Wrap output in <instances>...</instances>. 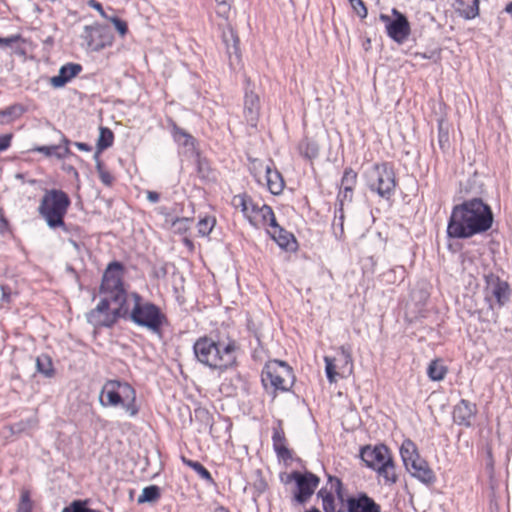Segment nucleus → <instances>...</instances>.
<instances>
[{"label":"nucleus","instance_id":"obj_38","mask_svg":"<svg viewBox=\"0 0 512 512\" xmlns=\"http://www.w3.org/2000/svg\"><path fill=\"white\" fill-rule=\"evenodd\" d=\"M174 139L180 145L194 147V138L181 128L174 127Z\"/></svg>","mask_w":512,"mask_h":512},{"label":"nucleus","instance_id":"obj_19","mask_svg":"<svg viewBox=\"0 0 512 512\" xmlns=\"http://www.w3.org/2000/svg\"><path fill=\"white\" fill-rule=\"evenodd\" d=\"M400 455L406 470L412 477H416V445L410 439L403 441Z\"/></svg>","mask_w":512,"mask_h":512},{"label":"nucleus","instance_id":"obj_30","mask_svg":"<svg viewBox=\"0 0 512 512\" xmlns=\"http://www.w3.org/2000/svg\"><path fill=\"white\" fill-rule=\"evenodd\" d=\"M160 498V488L156 485H150L142 490L141 495L138 497L137 502L142 503H153Z\"/></svg>","mask_w":512,"mask_h":512},{"label":"nucleus","instance_id":"obj_63","mask_svg":"<svg viewBox=\"0 0 512 512\" xmlns=\"http://www.w3.org/2000/svg\"><path fill=\"white\" fill-rule=\"evenodd\" d=\"M29 183L34 184V183H36V180H30Z\"/></svg>","mask_w":512,"mask_h":512},{"label":"nucleus","instance_id":"obj_57","mask_svg":"<svg viewBox=\"0 0 512 512\" xmlns=\"http://www.w3.org/2000/svg\"><path fill=\"white\" fill-rule=\"evenodd\" d=\"M329 479H330V481H333V479L331 477ZM331 485H332V488L335 487V490L337 491V493L340 492L342 484L339 479L336 478L335 483L331 482Z\"/></svg>","mask_w":512,"mask_h":512},{"label":"nucleus","instance_id":"obj_55","mask_svg":"<svg viewBox=\"0 0 512 512\" xmlns=\"http://www.w3.org/2000/svg\"><path fill=\"white\" fill-rule=\"evenodd\" d=\"M75 146L79 150H82V151H90L91 150V147L88 144L83 143V142H75Z\"/></svg>","mask_w":512,"mask_h":512},{"label":"nucleus","instance_id":"obj_7","mask_svg":"<svg viewBox=\"0 0 512 512\" xmlns=\"http://www.w3.org/2000/svg\"><path fill=\"white\" fill-rule=\"evenodd\" d=\"M131 296L134 300V306L130 313L132 321L151 331H158L162 323V314L159 308L150 302H142V298L136 293Z\"/></svg>","mask_w":512,"mask_h":512},{"label":"nucleus","instance_id":"obj_28","mask_svg":"<svg viewBox=\"0 0 512 512\" xmlns=\"http://www.w3.org/2000/svg\"><path fill=\"white\" fill-rule=\"evenodd\" d=\"M232 204L235 208H240L247 219H249L253 211L256 209V205H254L246 195L234 196Z\"/></svg>","mask_w":512,"mask_h":512},{"label":"nucleus","instance_id":"obj_59","mask_svg":"<svg viewBox=\"0 0 512 512\" xmlns=\"http://www.w3.org/2000/svg\"><path fill=\"white\" fill-rule=\"evenodd\" d=\"M504 10H505V12H507V13H509V14H511V15H512V1H511V2H509V3L506 5V7H505V9H504Z\"/></svg>","mask_w":512,"mask_h":512},{"label":"nucleus","instance_id":"obj_37","mask_svg":"<svg viewBox=\"0 0 512 512\" xmlns=\"http://www.w3.org/2000/svg\"><path fill=\"white\" fill-rule=\"evenodd\" d=\"M324 361L326 376L330 383H335L337 381V376H340L339 371L336 370V359L329 356H325Z\"/></svg>","mask_w":512,"mask_h":512},{"label":"nucleus","instance_id":"obj_31","mask_svg":"<svg viewBox=\"0 0 512 512\" xmlns=\"http://www.w3.org/2000/svg\"><path fill=\"white\" fill-rule=\"evenodd\" d=\"M318 497L322 498L323 509L325 512H341V505L335 502L334 496L324 489L318 492Z\"/></svg>","mask_w":512,"mask_h":512},{"label":"nucleus","instance_id":"obj_6","mask_svg":"<svg viewBox=\"0 0 512 512\" xmlns=\"http://www.w3.org/2000/svg\"><path fill=\"white\" fill-rule=\"evenodd\" d=\"M365 178L371 191L382 198H390L396 187L395 174L388 164H375L365 172Z\"/></svg>","mask_w":512,"mask_h":512},{"label":"nucleus","instance_id":"obj_32","mask_svg":"<svg viewBox=\"0 0 512 512\" xmlns=\"http://www.w3.org/2000/svg\"><path fill=\"white\" fill-rule=\"evenodd\" d=\"M377 472L379 476L383 477L386 483L392 484L396 481L395 467L392 459H388L387 462L383 463L378 467Z\"/></svg>","mask_w":512,"mask_h":512},{"label":"nucleus","instance_id":"obj_10","mask_svg":"<svg viewBox=\"0 0 512 512\" xmlns=\"http://www.w3.org/2000/svg\"><path fill=\"white\" fill-rule=\"evenodd\" d=\"M485 278V300L489 303V308L493 309L491 297H494L499 307L504 306L510 300L511 289L508 282L502 280L499 276L489 273Z\"/></svg>","mask_w":512,"mask_h":512},{"label":"nucleus","instance_id":"obj_53","mask_svg":"<svg viewBox=\"0 0 512 512\" xmlns=\"http://www.w3.org/2000/svg\"><path fill=\"white\" fill-rule=\"evenodd\" d=\"M99 153L100 152H96L95 155H94V158H95V161H96V169H97V172L98 174L100 173V171H104L106 170L102 164V162L100 161L99 159Z\"/></svg>","mask_w":512,"mask_h":512},{"label":"nucleus","instance_id":"obj_42","mask_svg":"<svg viewBox=\"0 0 512 512\" xmlns=\"http://www.w3.org/2000/svg\"><path fill=\"white\" fill-rule=\"evenodd\" d=\"M191 222L192 220L190 218H176L173 221L172 226L175 232L184 233L189 229Z\"/></svg>","mask_w":512,"mask_h":512},{"label":"nucleus","instance_id":"obj_49","mask_svg":"<svg viewBox=\"0 0 512 512\" xmlns=\"http://www.w3.org/2000/svg\"><path fill=\"white\" fill-rule=\"evenodd\" d=\"M429 295H430V293H429V290H428V284H426V283L425 284H421V287H420V289L418 291V299L420 301L426 300V299H428Z\"/></svg>","mask_w":512,"mask_h":512},{"label":"nucleus","instance_id":"obj_46","mask_svg":"<svg viewBox=\"0 0 512 512\" xmlns=\"http://www.w3.org/2000/svg\"><path fill=\"white\" fill-rule=\"evenodd\" d=\"M99 178L101 182L106 186H111L114 181V177L107 170L100 171Z\"/></svg>","mask_w":512,"mask_h":512},{"label":"nucleus","instance_id":"obj_39","mask_svg":"<svg viewBox=\"0 0 512 512\" xmlns=\"http://www.w3.org/2000/svg\"><path fill=\"white\" fill-rule=\"evenodd\" d=\"M216 221L212 217H205L197 224L198 234L202 237L207 236L212 231Z\"/></svg>","mask_w":512,"mask_h":512},{"label":"nucleus","instance_id":"obj_13","mask_svg":"<svg viewBox=\"0 0 512 512\" xmlns=\"http://www.w3.org/2000/svg\"><path fill=\"white\" fill-rule=\"evenodd\" d=\"M260 98L259 95L254 91V86L251 87L250 80H247L244 95V109L243 114L247 123L256 127L260 116Z\"/></svg>","mask_w":512,"mask_h":512},{"label":"nucleus","instance_id":"obj_8","mask_svg":"<svg viewBox=\"0 0 512 512\" xmlns=\"http://www.w3.org/2000/svg\"><path fill=\"white\" fill-rule=\"evenodd\" d=\"M263 382L270 381V384L278 390L287 391L292 386L294 376L291 367L284 361L271 360L262 373Z\"/></svg>","mask_w":512,"mask_h":512},{"label":"nucleus","instance_id":"obj_25","mask_svg":"<svg viewBox=\"0 0 512 512\" xmlns=\"http://www.w3.org/2000/svg\"><path fill=\"white\" fill-rule=\"evenodd\" d=\"M267 231L281 248L288 249L290 243L294 241V236L280 227L278 223L276 227H272Z\"/></svg>","mask_w":512,"mask_h":512},{"label":"nucleus","instance_id":"obj_62","mask_svg":"<svg viewBox=\"0 0 512 512\" xmlns=\"http://www.w3.org/2000/svg\"><path fill=\"white\" fill-rule=\"evenodd\" d=\"M16 178L22 179L23 175L22 174H16Z\"/></svg>","mask_w":512,"mask_h":512},{"label":"nucleus","instance_id":"obj_5","mask_svg":"<svg viewBox=\"0 0 512 512\" xmlns=\"http://www.w3.org/2000/svg\"><path fill=\"white\" fill-rule=\"evenodd\" d=\"M69 205L70 199L64 191L51 189L42 197L38 212L50 228L62 227Z\"/></svg>","mask_w":512,"mask_h":512},{"label":"nucleus","instance_id":"obj_3","mask_svg":"<svg viewBox=\"0 0 512 512\" xmlns=\"http://www.w3.org/2000/svg\"><path fill=\"white\" fill-rule=\"evenodd\" d=\"M193 349L197 360L213 369H227L236 361V344L234 341L227 343L215 342L205 336L194 343Z\"/></svg>","mask_w":512,"mask_h":512},{"label":"nucleus","instance_id":"obj_56","mask_svg":"<svg viewBox=\"0 0 512 512\" xmlns=\"http://www.w3.org/2000/svg\"><path fill=\"white\" fill-rule=\"evenodd\" d=\"M17 512H32V506L26 504H19Z\"/></svg>","mask_w":512,"mask_h":512},{"label":"nucleus","instance_id":"obj_52","mask_svg":"<svg viewBox=\"0 0 512 512\" xmlns=\"http://www.w3.org/2000/svg\"><path fill=\"white\" fill-rule=\"evenodd\" d=\"M18 37H8V38H1L0 37V45L2 46H9L12 43H14Z\"/></svg>","mask_w":512,"mask_h":512},{"label":"nucleus","instance_id":"obj_41","mask_svg":"<svg viewBox=\"0 0 512 512\" xmlns=\"http://www.w3.org/2000/svg\"><path fill=\"white\" fill-rule=\"evenodd\" d=\"M91 510V508L87 507V501L74 500L64 507L62 512H91Z\"/></svg>","mask_w":512,"mask_h":512},{"label":"nucleus","instance_id":"obj_54","mask_svg":"<svg viewBox=\"0 0 512 512\" xmlns=\"http://www.w3.org/2000/svg\"><path fill=\"white\" fill-rule=\"evenodd\" d=\"M18 110L17 107L13 106V107H9L8 109L4 110V111H1L0 112V115L1 116H11L13 114H15V112Z\"/></svg>","mask_w":512,"mask_h":512},{"label":"nucleus","instance_id":"obj_14","mask_svg":"<svg viewBox=\"0 0 512 512\" xmlns=\"http://www.w3.org/2000/svg\"><path fill=\"white\" fill-rule=\"evenodd\" d=\"M476 414V404L466 399H461L459 403L454 406L453 420L458 425L470 427Z\"/></svg>","mask_w":512,"mask_h":512},{"label":"nucleus","instance_id":"obj_40","mask_svg":"<svg viewBox=\"0 0 512 512\" xmlns=\"http://www.w3.org/2000/svg\"><path fill=\"white\" fill-rule=\"evenodd\" d=\"M300 150L309 159L317 157L319 153L318 145L312 141L302 142L300 144Z\"/></svg>","mask_w":512,"mask_h":512},{"label":"nucleus","instance_id":"obj_21","mask_svg":"<svg viewBox=\"0 0 512 512\" xmlns=\"http://www.w3.org/2000/svg\"><path fill=\"white\" fill-rule=\"evenodd\" d=\"M453 6L465 19H473L479 14V0H455Z\"/></svg>","mask_w":512,"mask_h":512},{"label":"nucleus","instance_id":"obj_9","mask_svg":"<svg viewBox=\"0 0 512 512\" xmlns=\"http://www.w3.org/2000/svg\"><path fill=\"white\" fill-rule=\"evenodd\" d=\"M379 19L384 23L387 35L396 43H404L410 33L411 27L408 19L397 9H392V15L380 14Z\"/></svg>","mask_w":512,"mask_h":512},{"label":"nucleus","instance_id":"obj_43","mask_svg":"<svg viewBox=\"0 0 512 512\" xmlns=\"http://www.w3.org/2000/svg\"><path fill=\"white\" fill-rule=\"evenodd\" d=\"M108 20L114 24L116 30L119 32V34L122 37L126 35V33L128 31V26L125 21L121 20L120 18H118L116 16H111L108 18Z\"/></svg>","mask_w":512,"mask_h":512},{"label":"nucleus","instance_id":"obj_58","mask_svg":"<svg viewBox=\"0 0 512 512\" xmlns=\"http://www.w3.org/2000/svg\"><path fill=\"white\" fill-rule=\"evenodd\" d=\"M339 198H340L341 203L343 202V200L349 201V193H345V188H342V190L339 194Z\"/></svg>","mask_w":512,"mask_h":512},{"label":"nucleus","instance_id":"obj_17","mask_svg":"<svg viewBox=\"0 0 512 512\" xmlns=\"http://www.w3.org/2000/svg\"><path fill=\"white\" fill-rule=\"evenodd\" d=\"M348 512H380V506L366 494L350 497L347 500Z\"/></svg>","mask_w":512,"mask_h":512},{"label":"nucleus","instance_id":"obj_51","mask_svg":"<svg viewBox=\"0 0 512 512\" xmlns=\"http://www.w3.org/2000/svg\"><path fill=\"white\" fill-rule=\"evenodd\" d=\"M160 195L155 191H147V199L152 203L159 201Z\"/></svg>","mask_w":512,"mask_h":512},{"label":"nucleus","instance_id":"obj_47","mask_svg":"<svg viewBox=\"0 0 512 512\" xmlns=\"http://www.w3.org/2000/svg\"><path fill=\"white\" fill-rule=\"evenodd\" d=\"M88 6L93 8V9H95V10H97L103 18L108 20L109 16L106 15L105 11L103 10L102 5L98 1H96V0H89L88 1Z\"/></svg>","mask_w":512,"mask_h":512},{"label":"nucleus","instance_id":"obj_35","mask_svg":"<svg viewBox=\"0 0 512 512\" xmlns=\"http://www.w3.org/2000/svg\"><path fill=\"white\" fill-rule=\"evenodd\" d=\"M356 177L357 174L352 169H346L342 177L341 188H345V193H349V201L352 199Z\"/></svg>","mask_w":512,"mask_h":512},{"label":"nucleus","instance_id":"obj_45","mask_svg":"<svg viewBox=\"0 0 512 512\" xmlns=\"http://www.w3.org/2000/svg\"><path fill=\"white\" fill-rule=\"evenodd\" d=\"M218 4L217 14L221 17L227 18L230 5V0H215Z\"/></svg>","mask_w":512,"mask_h":512},{"label":"nucleus","instance_id":"obj_18","mask_svg":"<svg viewBox=\"0 0 512 512\" xmlns=\"http://www.w3.org/2000/svg\"><path fill=\"white\" fill-rule=\"evenodd\" d=\"M82 71V66L77 63H67L63 65L58 75L50 78V84L54 88L65 86L71 79L76 77Z\"/></svg>","mask_w":512,"mask_h":512},{"label":"nucleus","instance_id":"obj_11","mask_svg":"<svg viewBox=\"0 0 512 512\" xmlns=\"http://www.w3.org/2000/svg\"><path fill=\"white\" fill-rule=\"evenodd\" d=\"M84 38L92 51H100L113 43L111 29L104 25L86 26Z\"/></svg>","mask_w":512,"mask_h":512},{"label":"nucleus","instance_id":"obj_2","mask_svg":"<svg viewBox=\"0 0 512 512\" xmlns=\"http://www.w3.org/2000/svg\"><path fill=\"white\" fill-rule=\"evenodd\" d=\"M490 206L481 198L465 200L452 209L447 234L450 238L466 239L488 231L493 224Z\"/></svg>","mask_w":512,"mask_h":512},{"label":"nucleus","instance_id":"obj_26","mask_svg":"<svg viewBox=\"0 0 512 512\" xmlns=\"http://www.w3.org/2000/svg\"><path fill=\"white\" fill-rule=\"evenodd\" d=\"M273 445L274 449L279 457L284 460L292 457L290 450L284 445L285 437L282 431L275 430L273 433Z\"/></svg>","mask_w":512,"mask_h":512},{"label":"nucleus","instance_id":"obj_44","mask_svg":"<svg viewBox=\"0 0 512 512\" xmlns=\"http://www.w3.org/2000/svg\"><path fill=\"white\" fill-rule=\"evenodd\" d=\"M349 2L359 17L365 18L367 16V8L362 0H349Z\"/></svg>","mask_w":512,"mask_h":512},{"label":"nucleus","instance_id":"obj_34","mask_svg":"<svg viewBox=\"0 0 512 512\" xmlns=\"http://www.w3.org/2000/svg\"><path fill=\"white\" fill-rule=\"evenodd\" d=\"M113 139H114V136H113L112 131L108 128L101 127L100 133H99V138L97 141V152H101L104 149L110 147L113 143Z\"/></svg>","mask_w":512,"mask_h":512},{"label":"nucleus","instance_id":"obj_64","mask_svg":"<svg viewBox=\"0 0 512 512\" xmlns=\"http://www.w3.org/2000/svg\"><path fill=\"white\" fill-rule=\"evenodd\" d=\"M91 512H101V511L92 509Z\"/></svg>","mask_w":512,"mask_h":512},{"label":"nucleus","instance_id":"obj_24","mask_svg":"<svg viewBox=\"0 0 512 512\" xmlns=\"http://www.w3.org/2000/svg\"><path fill=\"white\" fill-rule=\"evenodd\" d=\"M223 42L226 45L227 53L231 57L233 54L239 57V38L236 32L229 26L223 31Z\"/></svg>","mask_w":512,"mask_h":512},{"label":"nucleus","instance_id":"obj_1","mask_svg":"<svg viewBox=\"0 0 512 512\" xmlns=\"http://www.w3.org/2000/svg\"><path fill=\"white\" fill-rule=\"evenodd\" d=\"M122 270V264L114 261L104 272L100 287L103 297L96 308L87 315L88 322L95 327H109L119 317H125L129 313L127 294L122 283Z\"/></svg>","mask_w":512,"mask_h":512},{"label":"nucleus","instance_id":"obj_23","mask_svg":"<svg viewBox=\"0 0 512 512\" xmlns=\"http://www.w3.org/2000/svg\"><path fill=\"white\" fill-rule=\"evenodd\" d=\"M340 358L339 362L341 363L339 368L340 377H347L353 372V360L352 354L349 347L341 346L339 348Z\"/></svg>","mask_w":512,"mask_h":512},{"label":"nucleus","instance_id":"obj_50","mask_svg":"<svg viewBox=\"0 0 512 512\" xmlns=\"http://www.w3.org/2000/svg\"><path fill=\"white\" fill-rule=\"evenodd\" d=\"M19 504H26L28 506H32V502L30 500V495H29L28 491H23L22 492Z\"/></svg>","mask_w":512,"mask_h":512},{"label":"nucleus","instance_id":"obj_16","mask_svg":"<svg viewBox=\"0 0 512 512\" xmlns=\"http://www.w3.org/2000/svg\"><path fill=\"white\" fill-rule=\"evenodd\" d=\"M248 220L254 227L257 228L269 227V229H271L272 227L277 226V221L272 208L265 204L261 207L256 206V209L253 211Z\"/></svg>","mask_w":512,"mask_h":512},{"label":"nucleus","instance_id":"obj_22","mask_svg":"<svg viewBox=\"0 0 512 512\" xmlns=\"http://www.w3.org/2000/svg\"><path fill=\"white\" fill-rule=\"evenodd\" d=\"M64 145H50V146H38L33 149V151L40 152L47 157H56L58 159L65 158L70 154V149L68 147L69 140L66 138L62 139Z\"/></svg>","mask_w":512,"mask_h":512},{"label":"nucleus","instance_id":"obj_48","mask_svg":"<svg viewBox=\"0 0 512 512\" xmlns=\"http://www.w3.org/2000/svg\"><path fill=\"white\" fill-rule=\"evenodd\" d=\"M11 135H0V152L6 150L10 146Z\"/></svg>","mask_w":512,"mask_h":512},{"label":"nucleus","instance_id":"obj_4","mask_svg":"<svg viewBox=\"0 0 512 512\" xmlns=\"http://www.w3.org/2000/svg\"><path fill=\"white\" fill-rule=\"evenodd\" d=\"M135 401L136 392L133 387L129 383L119 380L106 381L99 395V402L102 406L121 405L131 417L138 413Z\"/></svg>","mask_w":512,"mask_h":512},{"label":"nucleus","instance_id":"obj_15","mask_svg":"<svg viewBox=\"0 0 512 512\" xmlns=\"http://www.w3.org/2000/svg\"><path fill=\"white\" fill-rule=\"evenodd\" d=\"M360 456L368 467L375 470L391 458L387 447L384 445L362 448Z\"/></svg>","mask_w":512,"mask_h":512},{"label":"nucleus","instance_id":"obj_33","mask_svg":"<svg viewBox=\"0 0 512 512\" xmlns=\"http://www.w3.org/2000/svg\"><path fill=\"white\" fill-rule=\"evenodd\" d=\"M184 464L192 468L202 479L213 483V478L210 472L199 462L182 457Z\"/></svg>","mask_w":512,"mask_h":512},{"label":"nucleus","instance_id":"obj_27","mask_svg":"<svg viewBox=\"0 0 512 512\" xmlns=\"http://www.w3.org/2000/svg\"><path fill=\"white\" fill-rule=\"evenodd\" d=\"M447 373V367L441 360H432L427 368V375L433 381L442 380Z\"/></svg>","mask_w":512,"mask_h":512},{"label":"nucleus","instance_id":"obj_12","mask_svg":"<svg viewBox=\"0 0 512 512\" xmlns=\"http://www.w3.org/2000/svg\"><path fill=\"white\" fill-rule=\"evenodd\" d=\"M290 478L296 482L298 492L295 498L299 503H304L314 493L319 484V478L311 472H293Z\"/></svg>","mask_w":512,"mask_h":512},{"label":"nucleus","instance_id":"obj_61","mask_svg":"<svg viewBox=\"0 0 512 512\" xmlns=\"http://www.w3.org/2000/svg\"><path fill=\"white\" fill-rule=\"evenodd\" d=\"M215 512H228V510H226L224 507H218L215 509Z\"/></svg>","mask_w":512,"mask_h":512},{"label":"nucleus","instance_id":"obj_36","mask_svg":"<svg viewBox=\"0 0 512 512\" xmlns=\"http://www.w3.org/2000/svg\"><path fill=\"white\" fill-rule=\"evenodd\" d=\"M36 367L37 371L43 374L46 377H51L53 375V365L49 356L41 355L36 359Z\"/></svg>","mask_w":512,"mask_h":512},{"label":"nucleus","instance_id":"obj_20","mask_svg":"<svg viewBox=\"0 0 512 512\" xmlns=\"http://www.w3.org/2000/svg\"><path fill=\"white\" fill-rule=\"evenodd\" d=\"M259 165L265 171L264 177L269 191L274 195L280 194L284 188L281 174L277 170H273L269 165L265 167L261 163Z\"/></svg>","mask_w":512,"mask_h":512},{"label":"nucleus","instance_id":"obj_60","mask_svg":"<svg viewBox=\"0 0 512 512\" xmlns=\"http://www.w3.org/2000/svg\"><path fill=\"white\" fill-rule=\"evenodd\" d=\"M444 137H445V139H446V141H447V140H448V135H447V133H446V134H442V132L440 131V138H439V142H440V144H441V145H442V142H443Z\"/></svg>","mask_w":512,"mask_h":512},{"label":"nucleus","instance_id":"obj_29","mask_svg":"<svg viewBox=\"0 0 512 512\" xmlns=\"http://www.w3.org/2000/svg\"><path fill=\"white\" fill-rule=\"evenodd\" d=\"M418 481L430 486L436 481V476L426 461L418 460Z\"/></svg>","mask_w":512,"mask_h":512}]
</instances>
